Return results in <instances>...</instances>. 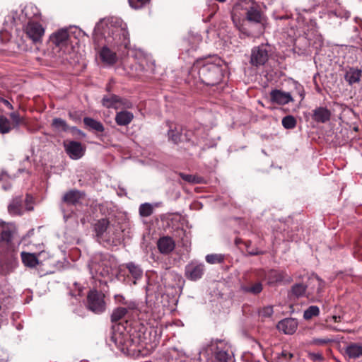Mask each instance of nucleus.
<instances>
[{
  "label": "nucleus",
  "mask_w": 362,
  "mask_h": 362,
  "mask_svg": "<svg viewBox=\"0 0 362 362\" xmlns=\"http://www.w3.org/2000/svg\"><path fill=\"white\" fill-rule=\"evenodd\" d=\"M345 354L352 359L362 357V345L358 343H350L345 348Z\"/></svg>",
  "instance_id": "393cba45"
},
{
  "label": "nucleus",
  "mask_w": 362,
  "mask_h": 362,
  "mask_svg": "<svg viewBox=\"0 0 362 362\" xmlns=\"http://www.w3.org/2000/svg\"><path fill=\"white\" fill-rule=\"evenodd\" d=\"M320 314V309L316 305L309 306L303 313L305 320H310L313 317L318 316Z\"/></svg>",
  "instance_id": "ea45409f"
},
{
  "label": "nucleus",
  "mask_w": 362,
  "mask_h": 362,
  "mask_svg": "<svg viewBox=\"0 0 362 362\" xmlns=\"http://www.w3.org/2000/svg\"><path fill=\"white\" fill-rule=\"evenodd\" d=\"M114 299L116 303L124 305V308L133 310L137 308V304L132 300H127L124 296L121 294L115 295Z\"/></svg>",
  "instance_id": "c85d7f7f"
},
{
  "label": "nucleus",
  "mask_w": 362,
  "mask_h": 362,
  "mask_svg": "<svg viewBox=\"0 0 362 362\" xmlns=\"http://www.w3.org/2000/svg\"><path fill=\"white\" fill-rule=\"evenodd\" d=\"M86 308L95 314L104 313L106 309L105 294L95 289L90 290L87 295Z\"/></svg>",
  "instance_id": "9b49d317"
},
{
  "label": "nucleus",
  "mask_w": 362,
  "mask_h": 362,
  "mask_svg": "<svg viewBox=\"0 0 362 362\" xmlns=\"http://www.w3.org/2000/svg\"><path fill=\"white\" fill-rule=\"evenodd\" d=\"M11 130L9 120L4 116L0 115V133L6 134Z\"/></svg>",
  "instance_id": "a19ab883"
},
{
  "label": "nucleus",
  "mask_w": 362,
  "mask_h": 362,
  "mask_svg": "<svg viewBox=\"0 0 362 362\" xmlns=\"http://www.w3.org/2000/svg\"><path fill=\"white\" fill-rule=\"evenodd\" d=\"M52 126L57 132H66L69 129V127L66 121L61 118H54L52 120Z\"/></svg>",
  "instance_id": "72a5a7b5"
},
{
  "label": "nucleus",
  "mask_w": 362,
  "mask_h": 362,
  "mask_svg": "<svg viewBox=\"0 0 362 362\" xmlns=\"http://www.w3.org/2000/svg\"><path fill=\"white\" fill-rule=\"evenodd\" d=\"M281 355L286 358H292L293 357V354H291L286 350L282 351Z\"/></svg>",
  "instance_id": "603ef678"
},
{
  "label": "nucleus",
  "mask_w": 362,
  "mask_h": 362,
  "mask_svg": "<svg viewBox=\"0 0 362 362\" xmlns=\"http://www.w3.org/2000/svg\"><path fill=\"white\" fill-rule=\"evenodd\" d=\"M178 175L186 182L190 184L202 183L204 179L201 177L196 176L191 174H185L184 173H179Z\"/></svg>",
  "instance_id": "c9c22d12"
},
{
  "label": "nucleus",
  "mask_w": 362,
  "mask_h": 362,
  "mask_svg": "<svg viewBox=\"0 0 362 362\" xmlns=\"http://www.w3.org/2000/svg\"><path fill=\"white\" fill-rule=\"evenodd\" d=\"M49 43L54 52L59 54V57L64 59V55L69 52V35L66 29H61L54 33L49 37Z\"/></svg>",
  "instance_id": "1a4fd4ad"
},
{
  "label": "nucleus",
  "mask_w": 362,
  "mask_h": 362,
  "mask_svg": "<svg viewBox=\"0 0 362 362\" xmlns=\"http://www.w3.org/2000/svg\"><path fill=\"white\" fill-rule=\"evenodd\" d=\"M0 102L2 103L9 110H13V105L11 104V103L8 100H6V99H5L4 98L0 97Z\"/></svg>",
  "instance_id": "3c124183"
},
{
  "label": "nucleus",
  "mask_w": 362,
  "mask_h": 362,
  "mask_svg": "<svg viewBox=\"0 0 362 362\" xmlns=\"http://www.w3.org/2000/svg\"><path fill=\"white\" fill-rule=\"evenodd\" d=\"M168 135L169 139L171 140L174 144H178L182 140L181 129L177 127L173 128L172 126H170Z\"/></svg>",
  "instance_id": "473e14b6"
},
{
  "label": "nucleus",
  "mask_w": 362,
  "mask_h": 362,
  "mask_svg": "<svg viewBox=\"0 0 362 362\" xmlns=\"http://www.w3.org/2000/svg\"><path fill=\"white\" fill-rule=\"evenodd\" d=\"M117 266L115 259L109 254H96L88 264L93 278L109 276Z\"/></svg>",
  "instance_id": "423d86ee"
},
{
  "label": "nucleus",
  "mask_w": 362,
  "mask_h": 362,
  "mask_svg": "<svg viewBox=\"0 0 362 362\" xmlns=\"http://www.w3.org/2000/svg\"><path fill=\"white\" fill-rule=\"evenodd\" d=\"M207 362H234L229 345L223 340H213L199 351Z\"/></svg>",
  "instance_id": "39448f33"
},
{
  "label": "nucleus",
  "mask_w": 362,
  "mask_h": 362,
  "mask_svg": "<svg viewBox=\"0 0 362 362\" xmlns=\"http://www.w3.org/2000/svg\"><path fill=\"white\" fill-rule=\"evenodd\" d=\"M64 147L66 154L73 160H78L83 156L86 152V146L79 141H66Z\"/></svg>",
  "instance_id": "4468645a"
},
{
  "label": "nucleus",
  "mask_w": 362,
  "mask_h": 362,
  "mask_svg": "<svg viewBox=\"0 0 362 362\" xmlns=\"http://www.w3.org/2000/svg\"><path fill=\"white\" fill-rule=\"evenodd\" d=\"M274 310L271 305L263 307L259 310V315L262 317H269L273 315Z\"/></svg>",
  "instance_id": "c03bdc74"
},
{
  "label": "nucleus",
  "mask_w": 362,
  "mask_h": 362,
  "mask_svg": "<svg viewBox=\"0 0 362 362\" xmlns=\"http://www.w3.org/2000/svg\"><path fill=\"white\" fill-rule=\"evenodd\" d=\"M205 259L209 264H217L223 262L224 256L221 254H210L207 255Z\"/></svg>",
  "instance_id": "79ce46f5"
},
{
  "label": "nucleus",
  "mask_w": 362,
  "mask_h": 362,
  "mask_svg": "<svg viewBox=\"0 0 362 362\" xmlns=\"http://www.w3.org/2000/svg\"><path fill=\"white\" fill-rule=\"evenodd\" d=\"M83 123L90 129L95 132H103L105 130L103 124L100 121L95 120L91 117H84Z\"/></svg>",
  "instance_id": "c756f323"
},
{
  "label": "nucleus",
  "mask_w": 362,
  "mask_h": 362,
  "mask_svg": "<svg viewBox=\"0 0 362 362\" xmlns=\"http://www.w3.org/2000/svg\"><path fill=\"white\" fill-rule=\"evenodd\" d=\"M27 36L34 42H40L45 33V29L41 24L37 22L29 21L25 26Z\"/></svg>",
  "instance_id": "dca6fc26"
},
{
  "label": "nucleus",
  "mask_w": 362,
  "mask_h": 362,
  "mask_svg": "<svg viewBox=\"0 0 362 362\" xmlns=\"http://www.w3.org/2000/svg\"><path fill=\"white\" fill-rule=\"evenodd\" d=\"M151 0H129V5L132 8L139 9L148 4Z\"/></svg>",
  "instance_id": "37998d69"
},
{
  "label": "nucleus",
  "mask_w": 362,
  "mask_h": 362,
  "mask_svg": "<svg viewBox=\"0 0 362 362\" xmlns=\"http://www.w3.org/2000/svg\"><path fill=\"white\" fill-rule=\"evenodd\" d=\"M223 74L222 67L209 60H197L194 63L189 71L187 81L191 83V78L193 79V84L197 85L198 83L206 86H215L218 84L223 78Z\"/></svg>",
  "instance_id": "7ed1b4c3"
},
{
  "label": "nucleus",
  "mask_w": 362,
  "mask_h": 362,
  "mask_svg": "<svg viewBox=\"0 0 362 362\" xmlns=\"http://www.w3.org/2000/svg\"><path fill=\"white\" fill-rule=\"evenodd\" d=\"M269 59V49L267 45L255 47L251 52L250 63L255 66L264 65Z\"/></svg>",
  "instance_id": "ddd939ff"
},
{
  "label": "nucleus",
  "mask_w": 362,
  "mask_h": 362,
  "mask_svg": "<svg viewBox=\"0 0 362 362\" xmlns=\"http://www.w3.org/2000/svg\"><path fill=\"white\" fill-rule=\"evenodd\" d=\"M134 119V114L128 110L117 112L115 117V122L119 126H127Z\"/></svg>",
  "instance_id": "b1692460"
},
{
  "label": "nucleus",
  "mask_w": 362,
  "mask_h": 362,
  "mask_svg": "<svg viewBox=\"0 0 362 362\" xmlns=\"http://www.w3.org/2000/svg\"><path fill=\"white\" fill-rule=\"evenodd\" d=\"M84 197L85 193L77 189H71L64 194L62 202L68 205L76 206L81 202Z\"/></svg>",
  "instance_id": "412c9836"
},
{
  "label": "nucleus",
  "mask_w": 362,
  "mask_h": 362,
  "mask_svg": "<svg viewBox=\"0 0 362 362\" xmlns=\"http://www.w3.org/2000/svg\"><path fill=\"white\" fill-rule=\"evenodd\" d=\"M0 362H7V359L0 358Z\"/></svg>",
  "instance_id": "4d7b16f0"
},
{
  "label": "nucleus",
  "mask_w": 362,
  "mask_h": 362,
  "mask_svg": "<svg viewBox=\"0 0 362 362\" xmlns=\"http://www.w3.org/2000/svg\"><path fill=\"white\" fill-rule=\"evenodd\" d=\"M72 131L74 132H76L78 134L82 136H85L86 134L82 132L81 131L80 129H77L76 127H74L71 128Z\"/></svg>",
  "instance_id": "864d4df0"
},
{
  "label": "nucleus",
  "mask_w": 362,
  "mask_h": 362,
  "mask_svg": "<svg viewBox=\"0 0 362 362\" xmlns=\"http://www.w3.org/2000/svg\"><path fill=\"white\" fill-rule=\"evenodd\" d=\"M33 197L26 194L25 199L22 196L13 197L8 205V212L11 216H21L25 211H33L34 209Z\"/></svg>",
  "instance_id": "9d476101"
},
{
  "label": "nucleus",
  "mask_w": 362,
  "mask_h": 362,
  "mask_svg": "<svg viewBox=\"0 0 362 362\" xmlns=\"http://www.w3.org/2000/svg\"><path fill=\"white\" fill-rule=\"evenodd\" d=\"M94 32L103 35L110 46H103L99 52L100 59L105 65H114L117 62L118 55L127 54L130 40L127 25L122 19L112 18L107 22L101 21L95 25Z\"/></svg>",
  "instance_id": "f257e3e1"
},
{
  "label": "nucleus",
  "mask_w": 362,
  "mask_h": 362,
  "mask_svg": "<svg viewBox=\"0 0 362 362\" xmlns=\"http://www.w3.org/2000/svg\"><path fill=\"white\" fill-rule=\"evenodd\" d=\"M18 266V253L14 250L0 246V274L7 275Z\"/></svg>",
  "instance_id": "6e6552de"
},
{
  "label": "nucleus",
  "mask_w": 362,
  "mask_h": 362,
  "mask_svg": "<svg viewBox=\"0 0 362 362\" xmlns=\"http://www.w3.org/2000/svg\"><path fill=\"white\" fill-rule=\"evenodd\" d=\"M310 281L312 285L308 286L307 296L313 301H318L322 297L325 283L317 276L312 278Z\"/></svg>",
  "instance_id": "2eb2a0df"
},
{
  "label": "nucleus",
  "mask_w": 362,
  "mask_h": 362,
  "mask_svg": "<svg viewBox=\"0 0 362 362\" xmlns=\"http://www.w3.org/2000/svg\"><path fill=\"white\" fill-rule=\"evenodd\" d=\"M72 216H73L72 214H66L64 213V218L65 221H67L68 219L71 218Z\"/></svg>",
  "instance_id": "6e6d98bb"
},
{
  "label": "nucleus",
  "mask_w": 362,
  "mask_h": 362,
  "mask_svg": "<svg viewBox=\"0 0 362 362\" xmlns=\"http://www.w3.org/2000/svg\"><path fill=\"white\" fill-rule=\"evenodd\" d=\"M9 116L16 126H18L21 124V117L18 112H13L11 113H10Z\"/></svg>",
  "instance_id": "de8ad7c7"
},
{
  "label": "nucleus",
  "mask_w": 362,
  "mask_h": 362,
  "mask_svg": "<svg viewBox=\"0 0 362 362\" xmlns=\"http://www.w3.org/2000/svg\"><path fill=\"white\" fill-rule=\"evenodd\" d=\"M128 310H127V308H124L123 307H117L114 309L111 315V321L112 322H116L120 320L126 315Z\"/></svg>",
  "instance_id": "f704fd0d"
},
{
  "label": "nucleus",
  "mask_w": 362,
  "mask_h": 362,
  "mask_svg": "<svg viewBox=\"0 0 362 362\" xmlns=\"http://www.w3.org/2000/svg\"><path fill=\"white\" fill-rule=\"evenodd\" d=\"M308 358L310 360L314 361V362H322L324 361V357L321 353H314V352H309Z\"/></svg>",
  "instance_id": "49530a36"
},
{
  "label": "nucleus",
  "mask_w": 362,
  "mask_h": 362,
  "mask_svg": "<svg viewBox=\"0 0 362 362\" xmlns=\"http://www.w3.org/2000/svg\"><path fill=\"white\" fill-rule=\"evenodd\" d=\"M282 126L286 129H292L296 127L297 121L293 115H286L281 120Z\"/></svg>",
  "instance_id": "4c0bfd02"
},
{
  "label": "nucleus",
  "mask_w": 362,
  "mask_h": 362,
  "mask_svg": "<svg viewBox=\"0 0 362 362\" xmlns=\"http://www.w3.org/2000/svg\"><path fill=\"white\" fill-rule=\"evenodd\" d=\"M102 105L105 108L115 110L128 109L132 107V103L129 100L119 97L115 94L109 93L103 97Z\"/></svg>",
  "instance_id": "f8f14e48"
},
{
  "label": "nucleus",
  "mask_w": 362,
  "mask_h": 362,
  "mask_svg": "<svg viewBox=\"0 0 362 362\" xmlns=\"http://www.w3.org/2000/svg\"><path fill=\"white\" fill-rule=\"evenodd\" d=\"M332 319L334 322H339L341 320V317L339 315H333Z\"/></svg>",
  "instance_id": "5fc2aeb1"
},
{
  "label": "nucleus",
  "mask_w": 362,
  "mask_h": 362,
  "mask_svg": "<svg viewBox=\"0 0 362 362\" xmlns=\"http://www.w3.org/2000/svg\"><path fill=\"white\" fill-rule=\"evenodd\" d=\"M126 268L128 269L129 274L134 279V284H136V281L141 279L143 276V270L141 267L136 264L133 262H128L125 264Z\"/></svg>",
  "instance_id": "bb28decb"
},
{
  "label": "nucleus",
  "mask_w": 362,
  "mask_h": 362,
  "mask_svg": "<svg viewBox=\"0 0 362 362\" xmlns=\"http://www.w3.org/2000/svg\"><path fill=\"white\" fill-rule=\"evenodd\" d=\"M240 290L245 293L259 294L262 291V284L260 282H256L251 286H241Z\"/></svg>",
  "instance_id": "2f4dec72"
},
{
  "label": "nucleus",
  "mask_w": 362,
  "mask_h": 362,
  "mask_svg": "<svg viewBox=\"0 0 362 362\" xmlns=\"http://www.w3.org/2000/svg\"><path fill=\"white\" fill-rule=\"evenodd\" d=\"M269 95L271 102L279 105L288 104L293 100L290 93L281 90L274 89L270 92Z\"/></svg>",
  "instance_id": "a211bd4d"
},
{
  "label": "nucleus",
  "mask_w": 362,
  "mask_h": 362,
  "mask_svg": "<svg viewBox=\"0 0 362 362\" xmlns=\"http://www.w3.org/2000/svg\"><path fill=\"white\" fill-rule=\"evenodd\" d=\"M38 255L22 252L21 254L22 262L25 267L33 268L39 264Z\"/></svg>",
  "instance_id": "a878e982"
},
{
  "label": "nucleus",
  "mask_w": 362,
  "mask_h": 362,
  "mask_svg": "<svg viewBox=\"0 0 362 362\" xmlns=\"http://www.w3.org/2000/svg\"><path fill=\"white\" fill-rule=\"evenodd\" d=\"M93 228L98 241L117 245L122 240L123 230L117 222L111 223L108 218H100L94 223Z\"/></svg>",
  "instance_id": "20e7f679"
},
{
  "label": "nucleus",
  "mask_w": 362,
  "mask_h": 362,
  "mask_svg": "<svg viewBox=\"0 0 362 362\" xmlns=\"http://www.w3.org/2000/svg\"><path fill=\"white\" fill-rule=\"evenodd\" d=\"M296 88L298 90V94L300 97V100H303L305 98V90L303 87L299 83L296 84Z\"/></svg>",
  "instance_id": "8fccbe9b"
},
{
  "label": "nucleus",
  "mask_w": 362,
  "mask_h": 362,
  "mask_svg": "<svg viewBox=\"0 0 362 362\" xmlns=\"http://www.w3.org/2000/svg\"><path fill=\"white\" fill-rule=\"evenodd\" d=\"M328 16H329V18H332V16H336L337 18H344L345 19H348L350 17V13L346 11H332L328 13Z\"/></svg>",
  "instance_id": "a18cd8bd"
},
{
  "label": "nucleus",
  "mask_w": 362,
  "mask_h": 362,
  "mask_svg": "<svg viewBox=\"0 0 362 362\" xmlns=\"http://www.w3.org/2000/svg\"><path fill=\"white\" fill-rule=\"evenodd\" d=\"M106 89H107V91H110V87H109V86H107V87L106 88Z\"/></svg>",
  "instance_id": "13d9d810"
},
{
  "label": "nucleus",
  "mask_w": 362,
  "mask_h": 362,
  "mask_svg": "<svg viewBox=\"0 0 362 362\" xmlns=\"http://www.w3.org/2000/svg\"><path fill=\"white\" fill-rule=\"evenodd\" d=\"M332 340L328 338H315L313 339V344L315 345H323L331 342Z\"/></svg>",
  "instance_id": "09e8293b"
},
{
  "label": "nucleus",
  "mask_w": 362,
  "mask_h": 362,
  "mask_svg": "<svg viewBox=\"0 0 362 362\" xmlns=\"http://www.w3.org/2000/svg\"><path fill=\"white\" fill-rule=\"evenodd\" d=\"M4 189L5 190L8 189V188H7L6 187H4Z\"/></svg>",
  "instance_id": "bf43d9fd"
},
{
  "label": "nucleus",
  "mask_w": 362,
  "mask_h": 362,
  "mask_svg": "<svg viewBox=\"0 0 362 362\" xmlns=\"http://www.w3.org/2000/svg\"><path fill=\"white\" fill-rule=\"evenodd\" d=\"M310 26L312 27L311 30H308V33H305L307 37L309 40H315V43H317L320 46L323 42L322 36L317 30L315 23L311 22Z\"/></svg>",
  "instance_id": "7c9ffc66"
},
{
  "label": "nucleus",
  "mask_w": 362,
  "mask_h": 362,
  "mask_svg": "<svg viewBox=\"0 0 362 362\" xmlns=\"http://www.w3.org/2000/svg\"><path fill=\"white\" fill-rule=\"evenodd\" d=\"M139 215L142 217H148L153 212V206L150 203H144L139 206Z\"/></svg>",
  "instance_id": "e433bc0d"
},
{
  "label": "nucleus",
  "mask_w": 362,
  "mask_h": 362,
  "mask_svg": "<svg viewBox=\"0 0 362 362\" xmlns=\"http://www.w3.org/2000/svg\"><path fill=\"white\" fill-rule=\"evenodd\" d=\"M204 267L203 263L191 262L185 267V276L191 281H197L202 277L205 270Z\"/></svg>",
  "instance_id": "f3484780"
},
{
  "label": "nucleus",
  "mask_w": 362,
  "mask_h": 362,
  "mask_svg": "<svg viewBox=\"0 0 362 362\" xmlns=\"http://www.w3.org/2000/svg\"><path fill=\"white\" fill-rule=\"evenodd\" d=\"M113 327V329L110 337V341L113 343L115 346L119 349L124 354H130L136 351L135 344L144 343L147 344V342L142 341L141 340L136 341L134 339H131L128 333L119 330V327Z\"/></svg>",
  "instance_id": "0eeeda50"
},
{
  "label": "nucleus",
  "mask_w": 362,
  "mask_h": 362,
  "mask_svg": "<svg viewBox=\"0 0 362 362\" xmlns=\"http://www.w3.org/2000/svg\"><path fill=\"white\" fill-rule=\"evenodd\" d=\"M307 286L303 284H296L292 286L291 293L297 298L303 296L308 293Z\"/></svg>",
  "instance_id": "58836bf2"
},
{
  "label": "nucleus",
  "mask_w": 362,
  "mask_h": 362,
  "mask_svg": "<svg viewBox=\"0 0 362 362\" xmlns=\"http://www.w3.org/2000/svg\"><path fill=\"white\" fill-rule=\"evenodd\" d=\"M157 247L161 254L168 255L174 250L175 243L172 238L163 236L158 239Z\"/></svg>",
  "instance_id": "4be33fe9"
},
{
  "label": "nucleus",
  "mask_w": 362,
  "mask_h": 362,
  "mask_svg": "<svg viewBox=\"0 0 362 362\" xmlns=\"http://www.w3.org/2000/svg\"><path fill=\"white\" fill-rule=\"evenodd\" d=\"M14 233L13 224L0 222V238L1 242L8 243L11 242Z\"/></svg>",
  "instance_id": "5701e85b"
},
{
  "label": "nucleus",
  "mask_w": 362,
  "mask_h": 362,
  "mask_svg": "<svg viewBox=\"0 0 362 362\" xmlns=\"http://www.w3.org/2000/svg\"><path fill=\"white\" fill-rule=\"evenodd\" d=\"M298 321L294 318H285L279 322L276 328L285 334H293L298 328Z\"/></svg>",
  "instance_id": "aec40b11"
},
{
  "label": "nucleus",
  "mask_w": 362,
  "mask_h": 362,
  "mask_svg": "<svg viewBox=\"0 0 362 362\" xmlns=\"http://www.w3.org/2000/svg\"><path fill=\"white\" fill-rule=\"evenodd\" d=\"M332 117L331 111L326 107L319 106L313 110L312 119L317 123H327Z\"/></svg>",
  "instance_id": "6ab92c4d"
},
{
  "label": "nucleus",
  "mask_w": 362,
  "mask_h": 362,
  "mask_svg": "<svg viewBox=\"0 0 362 362\" xmlns=\"http://www.w3.org/2000/svg\"><path fill=\"white\" fill-rule=\"evenodd\" d=\"M361 76V71L360 69L351 68L346 72L344 78L349 85H352L359 82Z\"/></svg>",
  "instance_id": "cd10ccee"
},
{
  "label": "nucleus",
  "mask_w": 362,
  "mask_h": 362,
  "mask_svg": "<svg viewBox=\"0 0 362 362\" xmlns=\"http://www.w3.org/2000/svg\"><path fill=\"white\" fill-rule=\"evenodd\" d=\"M232 20L240 33L247 37L262 35L265 29L266 16L259 4L253 0H240L237 3Z\"/></svg>",
  "instance_id": "f03ea898"
}]
</instances>
